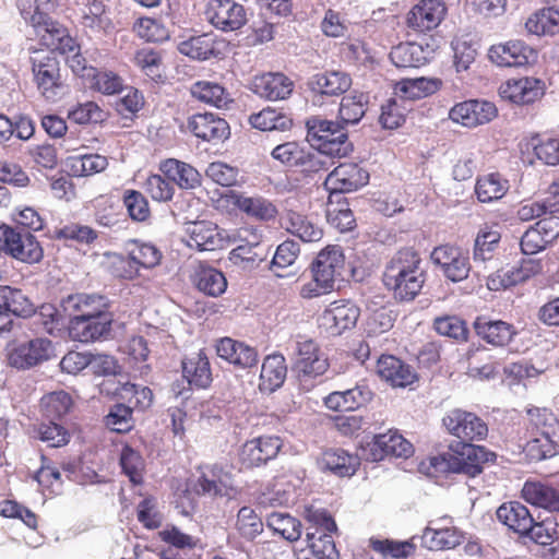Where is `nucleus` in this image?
<instances>
[{
    "instance_id": "obj_1",
    "label": "nucleus",
    "mask_w": 559,
    "mask_h": 559,
    "mask_svg": "<svg viewBox=\"0 0 559 559\" xmlns=\"http://www.w3.org/2000/svg\"><path fill=\"white\" fill-rule=\"evenodd\" d=\"M423 260L412 248L399 250L385 266L383 283L400 300H413L426 281Z\"/></svg>"
},
{
    "instance_id": "obj_2",
    "label": "nucleus",
    "mask_w": 559,
    "mask_h": 559,
    "mask_svg": "<svg viewBox=\"0 0 559 559\" xmlns=\"http://www.w3.org/2000/svg\"><path fill=\"white\" fill-rule=\"evenodd\" d=\"M531 439L525 445L526 455L533 461H543L559 453V419L548 408L527 409Z\"/></svg>"
},
{
    "instance_id": "obj_3",
    "label": "nucleus",
    "mask_w": 559,
    "mask_h": 559,
    "mask_svg": "<svg viewBox=\"0 0 559 559\" xmlns=\"http://www.w3.org/2000/svg\"><path fill=\"white\" fill-rule=\"evenodd\" d=\"M344 265L345 257L340 246L321 250L311 264L312 280L301 286L300 296L312 299L332 292Z\"/></svg>"
},
{
    "instance_id": "obj_4",
    "label": "nucleus",
    "mask_w": 559,
    "mask_h": 559,
    "mask_svg": "<svg viewBox=\"0 0 559 559\" xmlns=\"http://www.w3.org/2000/svg\"><path fill=\"white\" fill-rule=\"evenodd\" d=\"M449 449L451 452L430 459L429 474H465L475 477L483 472V463L488 460L484 447L463 444L461 450L452 443Z\"/></svg>"
},
{
    "instance_id": "obj_5",
    "label": "nucleus",
    "mask_w": 559,
    "mask_h": 559,
    "mask_svg": "<svg viewBox=\"0 0 559 559\" xmlns=\"http://www.w3.org/2000/svg\"><path fill=\"white\" fill-rule=\"evenodd\" d=\"M345 127L340 120L310 119L307 121V141L330 156L345 157L353 150Z\"/></svg>"
},
{
    "instance_id": "obj_6",
    "label": "nucleus",
    "mask_w": 559,
    "mask_h": 559,
    "mask_svg": "<svg viewBox=\"0 0 559 559\" xmlns=\"http://www.w3.org/2000/svg\"><path fill=\"white\" fill-rule=\"evenodd\" d=\"M297 358L293 366L299 390L312 391L322 382L330 364L325 355L312 340L297 342Z\"/></svg>"
},
{
    "instance_id": "obj_7",
    "label": "nucleus",
    "mask_w": 559,
    "mask_h": 559,
    "mask_svg": "<svg viewBox=\"0 0 559 559\" xmlns=\"http://www.w3.org/2000/svg\"><path fill=\"white\" fill-rule=\"evenodd\" d=\"M22 16L34 27L41 44L50 49L49 52L69 53L74 52L78 48V44L70 36L68 28L52 20L47 13L41 12L37 7L33 11L23 10Z\"/></svg>"
},
{
    "instance_id": "obj_8",
    "label": "nucleus",
    "mask_w": 559,
    "mask_h": 559,
    "mask_svg": "<svg viewBox=\"0 0 559 559\" xmlns=\"http://www.w3.org/2000/svg\"><path fill=\"white\" fill-rule=\"evenodd\" d=\"M0 241L2 251L17 261L33 264L43 259V248L29 230L1 225Z\"/></svg>"
},
{
    "instance_id": "obj_9",
    "label": "nucleus",
    "mask_w": 559,
    "mask_h": 559,
    "mask_svg": "<svg viewBox=\"0 0 559 559\" xmlns=\"http://www.w3.org/2000/svg\"><path fill=\"white\" fill-rule=\"evenodd\" d=\"M442 423L452 436L460 439L454 445L461 450L463 444H473V441L483 440L488 433V427L483 419L462 409L450 411Z\"/></svg>"
},
{
    "instance_id": "obj_10",
    "label": "nucleus",
    "mask_w": 559,
    "mask_h": 559,
    "mask_svg": "<svg viewBox=\"0 0 559 559\" xmlns=\"http://www.w3.org/2000/svg\"><path fill=\"white\" fill-rule=\"evenodd\" d=\"M37 88L47 100H55L61 90L59 61L55 53L38 51L31 58Z\"/></svg>"
},
{
    "instance_id": "obj_11",
    "label": "nucleus",
    "mask_w": 559,
    "mask_h": 559,
    "mask_svg": "<svg viewBox=\"0 0 559 559\" xmlns=\"http://www.w3.org/2000/svg\"><path fill=\"white\" fill-rule=\"evenodd\" d=\"M205 16L215 28L223 32L237 31L248 21L246 8L235 0H210Z\"/></svg>"
},
{
    "instance_id": "obj_12",
    "label": "nucleus",
    "mask_w": 559,
    "mask_h": 559,
    "mask_svg": "<svg viewBox=\"0 0 559 559\" xmlns=\"http://www.w3.org/2000/svg\"><path fill=\"white\" fill-rule=\"evenodd\" d=\"M51 350L50 340L36 337L16 345L9 354V365L19 370L29 369L48 360Z\"/></svg>"
},
{
    "instance_id": "obj_13",
    "label": "nucleus",
    "mask_w": 559,
    "mask_h": 559,
    "mask_svg": "<svg viewBox=\"0 0 559 559\" xmlns=\"http://www.w3.org/2000/svg\"><path fill=\"white\" fill-rule=\"evenodd\" d=\"M436 48L435 41L427 38L401 43L392 48L390 59L397 68H418L432 59Z\"/></svg>"
},
{
    "instance_id": "obj_14",
    "label": "nucleus",
    "mask_w": 559,
    "mask_h": 559,
    "mask_svg": "<svg viewBox=\"0 0 559 559\" xmlns=\"http://www.w3.org/2000/svg\"><path fill=\"white\" fill-rule=\"evenodd\" d=\"M431 260L440 265L444 276L454 283L467 278L471 272L467 253L457 247L449 245L437 247L431 253Z\"/></svg>"
},
{
    "instance_id": "obj_15",
    "label": "nucleus",
    "mask_w": 559,
    "mask_h": 559,
    "mask_svg": "<svg viewBox=\"0 0 559 559\" xmlns=\"http://www.w3.org/2000/svg\"><path fill=\"white\" fill-rule=\"evenodd\" d=\"M369 174L354 163L335 167L325 178L324 187L331 194L350 192L368 183Z\"/></svg>"
},
{
    "instance_id": "obj_16",
    "label": "nucleus",
    "mask_w": 559,
    "mask_h": 559,
    "mask_svg": "<svg viewBox=\"0 0 559 559\" xmlns=\"http://www.w3.org/2000/svg\"><path fill=\"white\" fill-rule=\"evenodd\" d=\"M283 447L278 436H261L248 440L241 448L240 460L247 467L260 466L275 459Z\"/></svg>"
},
{
    "instance_id": "obj_17",
    "label": "nucleus",
    "mask_w": 559,
    "mask_h": 559,
    "mask_svg": "<svg viewBox=\"0 0 559 559\" xmlns=\"http://www.w3.org/2000/svg\"><path fill=\"white\" fill-rule=\"evenodd\" d=\"M449 116L456 123L475 128L491 121L497 116V108L493 103L473 99L456 104Z\"/></svg>"
},
{
    "instance_id": "obj_18",
    "label": "nucleus",
    "mask_w": 559,
    "mask_h": 559,
    "mask_svg": "<svg viewBox=\"0 0 559 559\" xmlns=\"http://www.w3.org/2000/svg\"><path fill=\"white\" fill-rule=\"evenodd\" d=\"M189 130L205 142L217 144L229 138L227 121L212 112L195 114L188 120Z\"/></svg>"
},
{
    "instance_id": "obj_19",
    "label": "nucleus",
    "mask_w": 559,
    "mask_h": 559,
    "mask_svg": "<svg viewBox=\"0 0 559 559\" xmlns=\"http://www.w3.org/2000/svg\"><path fill=\"white\" fill-rule=\"evenodd\" d=\"M535 56V50L522 40L493 45L488 51L489 59L499 67H522L534 60Z\"/></svg>"
},
{
    "instance_id": "obj_20",
    "label": "nucleus",
    "mask_w": 559,
    "mask_h": 559,
    "mask_svg": "<svg viewBox=\"0 0 559 559\" xmlns=\"http://www.w3.org/2000/svg\"><path fill=\"white\" fill-rule=\"evenodd\" d=\"M447 9L441 0H421L407 14V26L425 33L436 28L445 15Z\"/></svg>"
},
{
    "instance_id": "obj_21",
    "label": "nucleus",
    "mask_w": 559,
    "mask_h": 559,
    "mask_svg": "<svg viewBox=\"0 0 559 559\" xmlns=\"http://www.w3.org/2000/svg\"><path fill=\"white\" fill-rule=\"evenodd\" d=\"M294 90V82L281 72H269L254 76L251 91L267 100L286 99Z\"/></svg>"
},
{
    "instance_id": "obj_22",
    "label": "nucleus",
    "mask_w": 559,
    "mask_h": 559,
    "mask_svg": "<svg viewBox=\"0 0 559 559\" xmlns=\"http://www.w3.org/2000/svg\"><path fill=\"white\" fill-rule=\"evenodd\" d=\"M502 98L524 105L537 100L544 94V84L535 78L510 79L499 88Z\"/></svg>"
},
{
    "instance_id": "obj_23",
    "label": "nucleus",
    "mask_w": 559,
    "mask_h": 559,
    "mask_svg": "<svg viewBox=\"0 0 559 559\" xmlns=\"http://www.w3.org/2000/svg\"><path fill=\"white\" fill-rule=\"evenodd\" d=\"M359 318V308L352 301L333 302L321 316V325L332 335L355 326Z\"/></svg>"
},
{
    "instance_id": "obj_24",
    "label": "nucleus",
    "mask_w": 559,
    "mask_h": 559,
    "mask_svg": "<svg viewBox=\"0 0 559 559\" xmlns=\"http://www.w3.org/2000/svg\"><path fill=\"white\" fill-rule=\"evenodd\" d=\"M350 75L342 70L313 74L308 81L309 90L318 96H341L352 86Z\"/></svg>"
},
{
    "instance_id": "obj_25",
    "label": "nucleus",
    "mask_w": 559,
    "mask_h": 559,
    "mask_svg": "<svg viewBox=\"0 0 559 559\" xmlns=\"http://www.w3.org/2000/svg\"><path fill=\"white\" fill-rule=\"evenodd\" d=\"M187 245L199 251H214L224 246V237L218 227L206 221L187 224Z\"/></svg>"
},
{
    "instance_id": "obj_26",
    "label": "nucleus",
    "mask_w": 559,
    "mask_h": 559,
    "mask_svg": "<svg viewBox=\"0 0 559 559\" xmlns=\"http://www.w3.org/2000/svg\"><path fill=\"white\" fill-rule=\"evenodd\" d=\"M216 353L222 359L241 369L257 367L259 362V355L254 347L230 337L218 341Z\"/></svg>"
},
{
    "instance_id": "obj_27",
    "label": "nucleus",
    "mask_w": 559,
    "mask_h": 559,
    "mask_svg": "<svg viewBox=\"0 0 559 559\" xmlns=\"http://www.w3.org/2000/svg\"><path fill=\"white\" fill-rule=\"evenodd\" d=\"M160 173L182 190H193L201 186V174L190 164L176 158H167L159 164Z\"/></svg>"
},
{
    "instance_id": "obj_28",
    "label": "nucleus",
    "mask_w": 559,
    "mask_h": 559,
    "mask_svg": "<svg viewBox=\"0 0 559 559\" xmlns=\"http://www.w3.org/2000/svg\"><path fill=\"white\" fill-rule=\"evenodd\" d=\"M110 328L109 316L75 318L69 322V334L74 341L88 343L107 335Z\"/></svg>"
},
{
    "instance_id": "obj_29",
    "label": "nucleus",
    "mask_w": 559,
    "mask_h": 559,
    "mask_svg": "<svg viewBox=\"0 0 559 559\" xmlns=\"http://www.w3.org/2000/svg\"><path fill=\"white\" fill-rule=\"evenodd\" d=\"M474 329L479 338L495 347L507 346L516 335L515 328L502 320H488L484 317L477 318Z\"/></svg>"
},
{
    "instance_id": "obj_30",
    "label": "nucleus",
    "mask_w": 559,
    "mask_h": 559,
    "mask_svg": "<svg viewBox=\"0 0 559 559\" xmlns=\"http://www.w3.org/2000/svg\"><path fill=\"white\" fill-rule=\"evenodd\" d=\"M372 392L365 384L344 391H334L324 397V405L335 412L355 411L371 400Z\"/></svg>"
},
{
    "instance_id": "obj_31",
    "label": "nucleus",
    "mask_w": 559,
    "mask_h": 559,
    "mask_svg": "<svg viewBox=\"0 0 559 559\" xmlns=\"http://www.w3.org/2000/svg\"><path fill=\"white\" fill-rule=\"evenodd\" d=\"M360 465V457L340 448L324 451L319 460L322 471L332 473L338 477L353 476Z\"/></svg>"
},
{
    "instance_id": "obj_32",
    "label": "nucleus",
    "mask_w": 559,
    "mask_h": 559,
    "mask_svg": "<svg viewBox=\"0 0 559 559\" xmlns=\"http://www.w3.org/2000/svg\"><path fill=\"white\" fill-rule=\"evenodd\" d=\"M282 226L292 235L305 242L319 241L323 236L322 228L312 217L295 210H287L282 215Z\"/></svg>"
},
{
    "instance_id": "obj_33",
    "label": "nucleus",
    "mask_w": 559,
    "mask_h": 559,
    "mask_svg": "<svg viewBox=\"0 0 559 559\" xmlns=\"http://www.w3.org/2000/svg\"><path fill=\"white\" fill-rule=\"evenodd\" d=\"M306 519L309 524L306 532L307 543H325V539L334 540L333 534L337 533V525L326 510L313 507L307 508Z\"/></svg>"
},
{
    "instance_id": "obj_34",
    "label": "nucleus",
    "mask_w": 559,
    "mask_h": 559,
    "mask_svg": "<svg viewBox=\"0 0 559 559\" xmlns=\"http://www.w3.org/2000/svg\"><path fill=\"white\" fill-rule=\"evenodd\" d=\"M377 372L393 386L400 388L412 384L417 378L411 366L392 355H382L377 359Z\"/></svg>"
},
{
    "instance_id": "obj_35",
    "label": "nucleus",
    "mask_w": 559,
    "mask_h": 559,
    "mask_svg": "<svg viewBox=\"0 0 559 559\" xmlns=\"http://www.w3.org/2000/svg\"><path fill=\"white\" fill-rule=\"evenodd\" d=\"M197 491L209 496H230L234 491L231 476L217 465L206 466L198 479Z\"/></svg>"
},
{
    "instance_id": "obj_36",
    "label": "nucleus",
    "mask_w": 559,
    "mask_h": 559,
    "mask_svg": "<svg viewBox=\"0 0 559 559\" xmlns=\"http://www.w3.org/2000/svg\"><path fill=\"white\" fill-rule=\"evenodd\" d=\"M523 499L532 506L550 512H559V489L537 480H526L522 488Z\"/></svg>"
},
{
    "instance_id": "obj_37",
    "label": "nucleus",
    "mask_w": 559,
    "mask_h": 559,
    "mask_svg": "<svg viewBox=\"0 0 559 559\" xmlns=\"http://www.w3.org/2000/svg\"><path fill=\"white\" fill-rule=\"evenodd\" d=\"M287 366L282 354H272L264 358L260 372L259 389L263 393H273L286 379Z\"/></svg>"
},
{
    "instance_id": "obj_38",
    "label": "nucleus",
    "mask_w": 559,
    "mask_h": 559,
    "mask_svg": "<svg viewBox=\"0 0 559 559\" xmlns=\"http://www.w3.org/2000/svg\"><path fill=\"white\" fill-rule=\"evenodd\" d=\"M182 374L189 384L205 389L212 382V372L207 356L203 350L193 353L182 360Z\"/></svg>"
},
{
    "instance_id": "obj_39",
    "label": "nucleus",
    "mask_w": 559,
    "mask_h": 559,
    "mask_svg": "<svg viewBox=\"0 0 559 559\" xmlns=\"http://www.w3.org/2000/svg\"><path fill=\"white\" fill-rule=\"evenodd\" d=\"M190 92L195 99L217 109H228L234 102L224 86L212 81H198L191 85Z\"/></svg>"
},
{
    "instance_id": "obj_40",
    "label": "nucleus",
    "mask_w": 559,
    "mask_h": 559,
    "mask_svg": "<svg viewBox=\"0 0 559 559\" xmlns=\"http://www.w3.org/2000/svg\"><path fill=\"white\" fill-rule=\"evenodd\" d=\"M0 309L9 314L29 318L35 313V305L22 289L0 285Z\"/></svg>"
},
{
    "instance_id": "obj_41",
    "label": "nucleus",
    "mask_w": 559,
    "mask_h": 559,
    "mask_svg": "<svg viewBox=\"0 0 559 559\" xmlns=\"http://www.w3.org/2000/svg\"><path fill=\"white\" fill-rule=\"evenodd\" d=\"M497 518L502 524L520 535H524L531 528L533 521L528 509L519 501L501 504L497 510Z\"/></svg>"
},
{
    "instance_id": "obj_42",
    "label": "nucleus",
    "mask_w": 559,
    "mask_h": 559,
    "mask_svg": "<svg viewBox=\"0 0 559 559\" xmlns=\"http://www.w3.org/2000/svg\"><path fill=\"white\" fill-rule=\"evenodd\" d=\"M463 538V533L454 526H428L421 535V544L431 550L452 549L459 546Z\"/></svg>"
},
{
    "instance_id": "obj_43",
    "label": "nucleus",
    "mask_w": 559,
    "mask_h": 559,
    "mask_svg": "<svg viewBox=\"0 0 559 559\" xmlns=\"http://www.w3.org/2000/svg\"><path fill=\"white\" fill-rule=\"evenodd\" d=\"M528 33L537 36H554L559 33V7H548L533 13L526 21Z\"/></svg>"
},
{
    "instance_id": "obj_44",
    "label": "nucleus",
    "mask_w": 559,
    "mask_h": 559,
    "mask_svg": "<svg viewBox=\"0 0 559 559\" xmlns=\"http://www.w3.org/2000/svg\"><path fill=\"white\" fill-rule=\"evenodd\" d=\"M193 281L200 292L212 297L222 295L227 288V281L224 274L209 265H199Z\"/></svg>"
},
{
    "instance_id": "obj_45",
    "label": "nucleus",
    "mask_w": 559,
    "mask_h": 559,
    "mask_svg": "<svg viewBox=\"0 0 559 559\" xmlns=\"http://www.w3.org/2000/svg\"><path fill=\"white\" fill-rule=\"evenodd\" d=\"M250 124L261 131H287L293 126V119L283 111L266 107L249 117Z\"/></svg>"
},
{
    "instance_id": "obj_46",
    "label": "nucleus",
    "mask_w": 559,
    "mask_h": 559,
    "mask_svg": "<svg viewBox=\"0 0 559 559\" xmlns=\"http://www.w3.org/2000/svg\"><path fill=\"white\" fill-rule=\"evenodd\" d=\"M442 85L439 79H403L396 83V92L407 99H419L436 93Z\"/></svg>"
},
{
    "instance_id": "obj_47",
    "label": "nucleus",
    "mask_w": 559,
    "mask_h": 559,
    "mask_svg": "<svg viewBox=\"0 0 559 559\" xmlns=\"http://www.w3.org/2000/svg\"><path fill=\"white\" fill-rule=\"evenodd\" d=\"M267 257L266 249L258 241L237 246L229 252V261L243 269L258 267Z\"/></svg>"
},
{
    "instance_id": "obj_48",
    "label": "nucleus",
    "mask_w": 559,
    "mask_h": 559,
    "mask_svg": "<svg viewBox=\"0 0 559 559\" xmlns=\"http://www.w3.org/2000/svg\"><path fill=\"white\" fill-rule=\"evenodd\" d=\"M508 180L499 174H488L477 179L475 193L481 203H490L500 200L508 191Z\"/></svg>"
},
{
    "instance_id": "obj_49",
    "label": "nucleus",
    "mask_w": 559,
    "mask_h": 559,
    "mask_svg": "<svg viewBox=\"0 0 559 559\" xmlns=\"http://www.w3.org/2000/svg\"><path fill=\"white\" fill-rule=\"evenodd\" d=\"M368 99V95L361 92L344 96L340 104V121L345 126L358 123L365 116Z\"/></svg>"
},
{
    "instance_id": "obj_50",
    "label": "nucleus",
    "mask_w": 559,
    "mask_h": 559,
    "mask_svg": "<svg viewBox=\"0 0 559 559\" xmlns=\"http://www.w3.org/2000/svg\"><path fill=\"white\" fill-rule=\"evenodd\" d=\"M178 50L195 60H207L217 55L214 38L210 34H201L181 41Z\"/></svg>"
},
{
    "instance_id": "obj_51",
    "label": "nucleus",
    "mask_w": 559,
    "mask_h": 559,
    "mask_svg": "<svg viewBox=\"0 0 559 559\" xmlns=\"http://www.w3.org/2000/svg\"><path fill=\"white\" fill-rule=\"evenodd\" d=\"M237 205L247 215L260 221H272L277 215L275 204L260 195L240 197L237 200Z\"/></svg>"
},
{
    "instance_id": "obj_52",
    "label": "nucleus",
    "mask_w": 559,
    "mask_h": 559,
    "mask_svg": "<svg viewBox=\"0 0 559 559\" xmlns=\"http://www.w3.org/2000/svg\"><path fill=\"white\" fill-rule=\"evenodd\" d=\"M127 252L133 260L138 271L140 267H154L162 258L160 251L154 245L135 239L127 243Z\"/></svg>"
},
{
    "instance_id": "obj_53",
    "label": "nucleus",
    "mask_w": 559,
    "mask_h": 559,
    "mask_svg": "<svg viewBox=\"0 0 559 559\" xmlns=\"http://www.w3.org/2000/svg\"><path fill=\"white\" fill-rule=\"evenodd\" d=\"M120 466L122 473L134 485L143 481L145 463L142 455L129 445H124L120 452Z\"/></svg>"
},
{
    "instance_id": "obj_54",
    "label": "nucleus",
    "mask_w": 559,
    "mask_h": 559,
    "mask_svg": "<svg viewBox=\"0 0 559 559\" xmlns=\"http://www.w3.org/2000/svg\"><path fill=\"white\" fill-rule=\"evenodd\" d=\"M266 524L287 540L294 542L301 536V523L289 514L273 512L267 516Z\"/></svg>"
},
{
    "instance_id": "obj_55",
    "label": "nucleus",
    "mask_w": 559,
    "mask_h": 559,
    "mask_svg": "<svg viewBox=\"0 0 559 559\" xmlns=\"http://www.w3.org/2000/svg\"><path fill=\"white\" fill-rule=\"evenodd\" d=\"M235 527L246 540H253L263 532V522L250 507H242L237 513Z\"/></svg>"
},
{
    "instance_id": "obj_56",
    "label": "nucleus",
    "mask_w": 559,
    "mask_h": 559,
    "mask_svg": "<svg viewBox=\"0 0 559 559\" xmlns=\"http://www.w3.org/2000/svg\"><path fill=\"white\" fill-rule=\"evenodd\" d=\"M135 66L150 79L157 81L163 76L160 52L152 48H142L134 55Z\"/></svg>"
},
{
    "instance_id": "obj_57",
    "label": "nucleus",
    "mask_w": 559,
    "mask_h": 559,
    "mask_svg": "<svg viewBox=\"0 0 559 559\" xmlns=\"http://www.w3.org/2000/svg\"><path fill=\"white\" fill-rule=\"evenodd\" d=\"M523 536H528L534 543L543 546L552 545L559 540L558 524L551 519L542 522L533 520L531 528Z\"/></svg>"
},
{
    "instance_id": "obj_58",
    "label": "nucleus",
    "mask_w": 559,
    "mask_h": 559,
    "mask_svg": "<svg viewBox=\"0 0 559 559\" xmlns=\"http://www.w3.org/2000/svg\"><path fill=\"white\" fill-rule=\"evenodd\" d=\"M332 158H334V156H330L319 150L309 151L302 147V157L296 168H299L301 173L308 176L319 171H325L333 164Z\"/></svg>"
},
{
    "instance_id": "obj_59",
    "label": "nucleus",
    "mask_w": 559,
    "mask_h": 559,
    "mask_svg": "<svg viewBox=\"0 0 559 559\" xmlns=\"http://www.w3.org/2000/svg\"><path fill=\"white\" fill-rule=\"evenodd\" d=\"M123 205L129 217L134 222H145L151 215L148 202L140 191L126 190L123 193Z\"/></svg>"
},
{
    "instance_id": "obj_60",
    "label": "nucleus",
    "mask_w": 559,
    "mask_h": 559,
    "mask_svg": "<svg viewBox=\"0 0 559 559\" xmlns=\"http://www.w3.org/2000/svg\"><path fill=\"white\" fill-rule=\"evenodd\" d=\"M133 31L146 41H164L168 39V29L156 19L140 17L133 25Z\"/></svg>"
},
{
    "instance_id": "obj_61",
    "label": "nucleus",
    "mask_w": 559,
    "mask_h": 559,
    "mask_svg": "<svg viewBox=\"0 0 559 559\" xmlns=\"http://www.w3.org/2000/svg\"><path fill=\"white\" fill-rule=\"evenodd\" d=\"M532 146L535 156L548 166L559 165V138H534Z\"/></svg>"
},
{
    "instance_id": "obj_62",
    "label": "nucleus",
    "mask_w": 559,
    "mask_h": 559,
    "mask_svg": "<svg viewBox=\"0 0 559 559\" xmlns=\"http://www.w3.org/2000/svg\"><path fill=\"white\" fill-rule=\"evenodd\" d=\"M105 425L115 432H128L133 427L132 407L115 404L105 416Z\"/></svg>"
},
{
    "instance_id": "obj_63",
    "label": "nucleus",
    "mask_w": 559,
    "mask_h": 559,
    "mask_svg": "<svg viewBox=\"0 0 559 559\" xmlns=\"http://www.w3.org/2000/svg\"><path fill=\"white\" fill-rule=\"evenodd\" d=\"M500 240V234L496 230H481L474 243V261L487 262L493 257V251Z\"/></svg>"
},
{
    "instance_id": "obj_64",
    "label": "nucleus",
    "mask_w": 559,
    "mask_h": 559,
    "mask_svg": "<svg viewBox=\"0 0 559 559\" xmlns=\"http://www.w3.org/2000/svg\"><path fill=\"white\" fill-rule=\"evenodd\" d=\"M296 559H338L340 552L335 542L325 539V543H307V547L295 554Z\"/></svg>"
}]
</instances>
